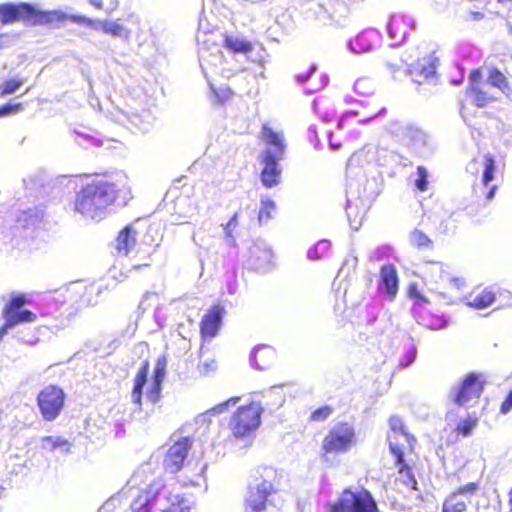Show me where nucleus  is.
<instances>
[{
  "instance_id": "obj_23",
  "label": "nucleus",
  "mask_w": 512,
  "mask_h": 512,
  "mask_svg": "<svg viewBox=\"0 0 512 512\" xmlns=\"http://www.w3.org/2000/svg\"><path fill=\"white\" fill-rule=\"evenodd\" d=\"M281 159L274 158V155L269 152L267 156L262 157L264 163V169L261 173V181L267 188L276 186L280 180L281 170L278 165V161Z\"/></svg>"
},
{
  "instance_id": "obj_21",
  "label": "nucleus",
  "mask_w": 512,
  "mask_h": 512,
  "mask_svg": "<svg viewBox=\"0 0 512 512\" xmlns=\"http://www.w3.org/2000/svg\"><path fill=\"white\" fill-rule=\"evenodd\" d=\"M380 33L376 29H367L360 32L354 39L349 40L347 46L355 54L371 51L374 44L379 42Z\"/></svg>"
},
{
  "instance_id": "obj_18",
  "label": "nucleus",
  "mask_w": 512,
  "mask_h": 512,
  "mask_svg": "<svg viewBox=\"0 0 512 512\" xmlns=\"http://www.w3.org/2000/svg\"><path fill=\"white\" fill-rule=\"evenodd\" d=\"M389 426L391 432L388 434L389 448L391 453L397 458L398 463L403 460V450L397 442V438L400 436L405 439L406 442L410 443V435L405 429L403 421L398 416H392L389 420Z\"/></svg>"
},
{
  "instance_id": "obj_13",
  "label": "nucleus",
  "mask_w": 512,
  "mask_h": 512,
  "mask_svg": "<svg viewBox=\"0 0 512 512\" xmlns=\"http://www.w3.org/2000/svg\"><path fill=\"white\" fill-rule=\"evenodd\" d=\"M156 120L155 111L152 109L135 110L131 112H120L116 121L129 129L135 128L141 132H147L151 129Z\"/></svg>"
},
{
  "instance_id": "obj_32",
  "label": "nucleus",
  "mask_w": 512,
  "mask_h": 512,
  "mask_svg": "<svg viewBox=\"0 0 512 512\" xmlns=\"http://www.w3.org/2000/svg\"><path fill=\"white\" fill-rule=\"evenodd\" d=\"M225 47L232 52L248 53L252 50V44L238 35H227Z\"/></svg>"
},
{
  "instance_id": "obj_5",
  "label": "nucleus",
  "mask_w": 512,
  "mask_h": 512,
  "mask_svg": "<svg viewBox=\"0 0 512 512\" xmlns=\"http://www.w3.org/2000/svg\"><path fill=\"white\" fill-rule=\"evenodd\" d=\"M328 512H379L370 491L363 487L345 488L338 499L329 504Z\"/></svg>"
},
{
  "instance_id": "obj_57",
  "label": "nucleus",
  "mask_w": 512,
  "mask_h": 512,
  "mask_svg": "<svg viewBox=\"0 0 512 512\" xmlns=\"http://www.w3.org/2000/svg\"><path fill=\"white\" fill-rule=\"evenodd\" d=\"M155 296H156V294H155V293L146 292V293L143 295L142 300H141V302H140V304H139V309H142V310L144 311V310H145V308H144V303H145L148 299H150V298H152V297H155Z\"/></svg>"
},
{
  "instance_id": "obj_38",
  "label": "nucleus",
  "mask_w": 512,
  "mask_h": 512,
  "mask_svg": "<svg viewBox=\"0 0 512 512\" xmlns=\"http://www.w3.org/2000/svg\"><path fill=\"white\" fill-rule=\"evenodd\" d=\"M484 171L482 175V182L484 185L489 184L494 179L495 161L491 154L484 156Z\"/></svg>"
},
{
  "instance_id": "obj_31",
  "label": "nucleus",
  "mask_w": 512,
  "mask_h": 512,
  "mask_svg": "<svg viewBox=\"0 0 512 512\" xmlns=\"http://www.w3.org/2000/svg\"><path fill=\"white\" fill-rule=\"evenodd\" d=\"M136 232L131 227L127 226L125 227L120 233L117 238V250L119 254H122L124 256L128 255L131 249L135 246L136 238H135Z\"/></svg>"
},
{
  "instance_id": "obj_9",
  "label": "nucleus",
  "mask_w": 512,
  "mask_h": 512,
  "mask_svg": "<svg viewBox=\"0 0 512 512\" xmlns=\"http://www.w3.org/2000/svg\"><path fill=\"white\" fill-rule=\"evenodd\" d=\"M487 383L484 374L467 373L457 388L454 402L459 406H467L471 402L477 401L483 394Z\"/></svg>"
},
{
  "instance_id": "obj_1",
  "label": "nucleus",
  "mask_w": 512,
  "mask_h": 512,
  "mask_svg": "<svg viewBox=\"0 0 512 512\" xmlns=\"http://www.w3.org/2000/svg\"><path fill=\"white\" fill-rule=\"evenodd\" d=\"M118 189L114 183L98 180L76 193L73 211L87 220L100 221L115 202Z\"/></svg>"
},
{
  "instance_id": "obj_27",
  "label": "nucleus",
  "mask_w": 512,
  "mask_h": 512,
  "mask_svg": "<svg viewBox=\"0 0 512 512\" xmlns=\"http://www.w3.org/2000/svg\"><path fill=\"white\" fill-rule=\"evenodd\" d=\"M275 357L276 353L272 347L260 345L251 352L250 364L258 370H264L273 363Z\"/></svg>"
},
{
  "instance_id": "obj_48",
  "label": "nucleus",
  "mask_w": 512,
  "mask_h": 512,
  "mask_svg": "<svg viewBox=\"0 0 512 512\" xmlns=\"http://www.w3.org/2000/svg\"><path fill=\"white\" fill-rule=\"evenodd\" d=\"M332 413V408L329 406H324L316 409L311 414V420L313 421H323L327 419Z\"/></svg>"
},
{
  "instance_id": "obj_28",
  "label": "nucleus",
  "mask_w": 512,
  "mask_h": 512,
  "mask_svg": "<svg viewBox=\"0 0 512 512\" xmlns=\"http://www.w3.org/2000/svg\"><path fill=\"white\" fill-rule=\"evenodd\" d=\"M166 365L167 361L165 357L157 359L154 369L153 383L150 390L147 392V398L152 403L157 402L160 397L161 384L165 378Z\"/></svg>"
},
{
  "instance_id": "obj_4",
  "label": "nucleus",
  "mask_w": 512,
  "mask_h": 512,
  "mask_svg": "<svg viewBox=\"0 0 512 512\" xmlns=\"http://www.w3.org/2000/svg\"><path fill=\"white\" fill-rule=\"evenodd\" d=\"M22 21L31 25H53L67 21L62 10H40L28 3H5L0 5V22L3 24Z\"/></svg>"
},
{
  "instance_id": "obj_49",
  "label": "nucleus",
  "mask_w": 512,
  "mask_h": 512,
  "mask_svg": "<svg viewBox=\"0 0 512 512\" xmlns=\"http://www.w3.org/2000/svg\"><path fill=\"white\" fill-rule=\"evenodd\" d=\"M5 319V324L0 328V341L3 339L5 335L8 334L9 330L14 328L16 325L21 324V322L14 320L13 316H3Z\"/></svg>"
},
{
  "instance_id": "obj_63",
  "label": "nucleus",
  "mask_w": 512,
  "mask_h": 512,
  "mask_svg": "<svg viewBox=\"0 0 512 512\" xmlns=\"http://www.w3.org/2000/svg\"><path fill=\"white\" fill-rule=\"evenodd\" d=\"M87 141L91 142L92 145H95V146H98L99 145V141L94 139L93 137H86L85 138Z\"/></svg>"
},
{
  "instance_id": "obj_25",
  "label": "nucleus",
  "mask_w": 512,
  "mask_h": 512,
  "mask_svg": "<svg viewBox=\"0 0 512 512\" xmlns=\"http://www.w3.org/2000/svg\"><path fill=\"white\" fill-rule=\"evenodd\" d=\"M67 291L72 296H78V303L80 306H91L96 304V300H94V295L99 293V288L94 284L85 285L82 282H76L70 284Z\"/></svg>"
},
{
  "instance_id": "obj_59",
  "label": "nucleus",
  "mask_w": 512,
  "mask_h": 512,
  "mask_svg": "<svg viewBox=\"0 0 512 512\" xmlns=\"http://www.w3.org/2000/svg\"><path fill=\"white\" fill-rule=\"evenodd\" d=\"M352 210H353V206H352L351 202L348 200L347 207H346V213H347V216H348V218L350 220L351 226H353L354 222H357L356 218L354 220H352V218H351L352 217V213H353Z\"/></svg>"
},
{
  "instance_id": "obj_39",
  "label": "nucleus",
  "mask_w": 512,
  "mask_h": 512,
  "mask_svg": "<svg viewBox=\"0 0 512 512\" xmlns=\"http://www.w3.org/2000/svg\"><path fill=\"white\" fill-rule=\"evenodd\" d=\"M22 85L23 81L16 78L4 81L0 84V97L15 93Z\"/></svg>"
},
{
  "instance_id": "obj_45",
  "label": "nucleus",
  "mask_w": 512,
  "mask_h": 512,
  "mask_svg": "<svg viewBox=\"0 0 512 512\" xmlns=\"http://www.w3.org/2000/svg\"><path fill=\"white\" fill-rule=\"evenodd\" d=\"M67 444L66 440L60 437L47 436L42 439V448L46 450H54L56 447Z\"/></svg>"
},
{
  "instance_id": "obj_58",
  "label": "nucleus",
  "mask_w": 512,
  "mask_h": 512,
  "mask_svg": "<svg viewBox=\"0 0 512 512\" xmlns=\"http://www.w3.org/2000/svg\"><path fill=\"white\" fill-rule=\"evenodd\" d=\"M451 282L457 290H461V288L465 286V281L461 278H454Z\"/></svg>"
},
{
  "instance_id": "obj_35",
  "label": "nucleus",
  "mask_w": 512,
  "mask_h": 512,
  "mask_svg": "<svg viewBox=\"0 0 512 512\" xmlns=\"http://www.w3.org/2000/svg\"><path fill=\"white\" fill-rule=\"evenodd\" d=\"M477 422H478V418L475 415L468 416L467 418H465L464 420L460 421L456 425V427L454 429V432L458 436L467 437V436H469L472 433L473 429L477 425Z\"/></svg>"
},
{
  "instance_id": "obj_11",
  "label": "nucleus",
  "mask_w": 512,
  "mask_h": 512,
  "mask_svg": "<svg viewBox=\"0 0 512 512\" xmlns=\"http://www.w3.org/2000/svg\"><path fill=\"white\" fill-rule=\"evenodd\" d=\"M64 400L65 394L61 388L49 385L42 389L37 397L42 417L46 421L55 420L64 406Z\"/></svg>"
},
{
  "instance_id": "obj_26",
  "label": "nucleus",
  "mask_w": 512,
  "mask_h": 512,
  "mask_svg": "<svg viewBox=\"0 0 512 512\" xmlns=\"http://www.w3.org/2000/svg\"><path fill=\"white\" fill-rule=\"evenodd\" d=\"M223 309L214 306L202 318L201 334L203 337H215L222 322Z\"/></svg>"
},
{
  "instance_id": "obj_46",
  "label": "nucleus",
  "mask_w": 512,
  "mask_h": 512,
  "mask_svg": "<svg viewBox=\"0 0 512 512\" xmlns=\"http://www.w3.org/2000/svg\"><path fill=\"white\" fill-rule=\"evenodd\" d=\"M410 241L417 247H427L430 244V240L423 232L415 230L410 235Z\"/></svg>"
},
{
  "instance_id": "obj_33",
  "label": "nucleus",
  "mask_w": 512,
  "mask_h": 512,
  "mask_svg": "<svg viewBox=\"0 0 512 512\" xmlns=\"http://www.w3.org/2000/svg\"><path fill=\"white\" fill-rule=\"evenodd\" d=\"M276 211V204L273 200L267 197L261 198V207L258 213V221L260 224L267 223L271 218L273 213Z\"/></svg>"
},
{
  "instance_id": "obj_14",
  "label": "nucleus",
  "mask_w": 512,
  "mask_h": 512,
  "mask_svg": "<svg viewBox=\"0 0 512 512\" xmlns=\"http://www.w3.org/2000/svg\"><path fill=\"white\" fill-rule=\"evenodd\" d=\"M192 442L189 437H181L168 449L164 459L166 471L176 473L180 471L187 458Z\"/></svg>"
},
{
  "instance_id": "obj_34",
  "label": "nucleus",
  "mask_w": 512,
  "mask_h": 512,
  "mask_svg": "<svg viewBox=\"0 0 512 512\" xmlns=\"http://www.w3.org/2000/svg\"><path fill=\"white\" fill-rule=\"evenodd\" d=\"M200 66L204 72V74H207V70L212 67H217L222 63V54L219 50H217L215 53H210L209 55H205V52L200 53Z\"/></svg>"
},
{
  "instance_id": "obj_37",
  "label": "nucleus",
  "mask_w": 512,
  "mask_h": 512,
  "mask_svg": "<svg viewBox=\"0 0 512 512\" xmlns=\"http://www.w3.org/2000/svg\"><path fill=\"white\" fill-rule=\"evenodd\" d=\"M330 249V242L326 239L320 240L316 245L310 248L307 252V256L311 260L320 259Z\"/></svg>"
},
{
  "instance_id": "obj_56",
  "label": "nucleus",
  "mask_w": 512,
  "mask_h": 512,
  "mask_svg": "<svg viewBox=\"0 0 512 512\" xmlns=\"http://www.w3.org/2000/svg\"><path fill=\"white\" fill-rule=\"evenodd\" d=\"M316 70V66L315 65H312L310 68H309V71L306 73V74H297L295 76L296 80L299 82V83H303L305 81H307L310 76L315 72Z\"/></svg>"
},
{
  "instance_id": "obj_30",
  "label": "nucleus",
  "mask_w": 512,
  "mask_h": 512,
  "mask_svg": "<svg viewBox=\"0 0 512 512\" xmlns=\"http://www.w3.org/2000/svg\"><path fill=\"white\" fill-rule=\"evenodd\" d=\"M149 371V363L145 361L140 369L138 370L135 380H134V387L131 393L132 401L135 405L138 407L141 406V399H142V391L143 387L147 382V376Z\"/></svg>"
},
{
  "instance_id": "obj_42",
  "label": "nucleus",
  "mask_w": 512,
  "mask_h": 512,
  "mask_svg": "<svg viewBox=\"0 0 512 512\" xmlns=\"http://www.w3.org/2000/svg\"><path fill=\"white\" fill-rule=\"evenodd\" d=\"M417 177L414 180L415 187L421 191L424 192L427 190L428 187V172L423 166H419L417 168Z\"/></svg>"
},
{
  "instance_id": "obj_36",
  "label": "nucleus",
  "mask_w": 512,
  "mask_h": 512,
  "mask_svg": "<svg viewBox=\"0 0 512 512\" xmlns=\"http://www.w3.org/2000/svg\"><path fill=\"white\" fill-rule=\"evenodd\" d=\"M396 465L399 468V474H400V477H401V480L403 481V483H405L407 486L411 487L412 489L416 490L417 489L416 488L417 481H416L414 475L412 474L410 468L405 463L404 459L402 460L401 463H398V460L396 459Z\"/></svg>"
},
{
  "instance_id": "obj_22",
  "label": "nucleus",
  "mask_w": 512,
  "mask_h": 512,
  "mask_svg": "<svg viewBox=\"0 0 512 512\" xmlns=\"http://www.w3.org/2000/svg\"><path fill=\"white\" fill-rule=\"evenodd\" d=\"M25 303L26 297L24 295L13 296L3 309V316H13L14 320L21 323L33 322L36 319V315L29 310L22 309Z\"/></svg>"
},
{
  "instance_id": "obj_60",
  "label": "nucleus",
  "mask_w": 512,
  "mask_h": 512,
  "mask_svg": "<svg viewBox=\"0 0 512 512\" xmlns=\"http://www.w3.org/2000/svg\"><path fill=\"white\" fill-rule=\"evenodd\" d=\"M308 132H309V136H310V138H311V139H312V137H314V138H315V140H316L317 142H319V141H318V136H317V130H316V127H315V126H313V125H312V126H310V127H309V129H308ZM317 145H318V143H315V147H317Z\"/></svg>"
},
{
  "instance_id": "obj_10",
  "label": "nucleus",
  "mask_w": 512,
  "mask_h": 512,
  "mask_svg": "<svg viewBox=\"0 0 512 512\" xmlns=\"http://www.w3.org/2000/svg\"><path fill=\"white\" fill-rule=\"evenodd\" d=\"M67 20L79 25H85L96 31H102L105 34L117 37L127 43H129L131 39V30L119 21L91 19L83 15H73L69 13H67Z\"/></svg>"
},
{
  "instance_id": "obj_52",
  "label": "nucleus",
  "mask_w": 512,
  "mask_h": 512,
  "mask_svg": "<svg viewBox=\"0 0 512 512\" xmlns=\"http://www.w3.org/2000/svg\"><path fill=\"white\" fill-rule=\"evenodd\" d=\"M512 410V389L508 392L503 402L500 405V413L503 415L508 414Z\"/></svg>"
},
{
  "instance_id": "obj_29",
  "label": "nucleus",
  "mask_w": 512,
  "mask_h": 512,
  "mask_svg": "<svg viewBox=\"0 0 512 512\" xmlns=\"http://www.w3.org/2000/svg\"><path fill=\"white\" fill-rule=\"evenodd\" d=\"M394 125L396 127L393 129V131L397 136L408 140L414 145L425 143L426 135L416 126L402 122H397Z\"/></svg>"
},
{
  "instance_id": "obj_19",
  "label": "nucleus",
  "mask_w": 512,
  "mask_h": 512,
  "mask_svg": "<svg viewBox=\"0 0 512 512\" xmlns=\"http://www.w3.org/2000/svg\"><path fill=\"white\" fill-rule=\"evenodd\" d=\"M459 299L468 307L482 310L495 302L496 294L493 290L488 288H475L467 294H460Z\"/></svg>"
},
{
  "instance_id": "obj_16",
  "label": "nucleus",
  "mask_w": 512,
  "mask_h": 512,
  "mask_svg": "<svg viewBox=\"0 0 512 512\" xmlns=\"http://www.w3.org/2000/svg\"><path fill=\"white\" fill-rule=\"evenodd\" d=\"M416 26L415 20L405 14H393L387 24L388 35L394 41L393 45H399L405 41L409 30Z\"/></svg>"
},
{
  "instance_id": "obj_62",
  "label": "nucleus",
  "mask_w": 512,
  "mask_h": 512,
  "mask_svg": "<svg viewBox=\"0 0 512 512\" xmlns=\"http://www.w3.org/2000/svg\"><path fill=\"white\" fill-rule=\"evenodd\" d=\"M89 3L95 6L96 8L102 7V0H89Z\"/></svg>"
},
{
  "instance_id": "obj_7",
  "label": "nucleus",
  "mask_w": 512,
  "mask_h": 512,
  "mask_svg": "<svg viewBox=\"0 0 512 512\" xmlns=\"http://www.w3.org/2000/svg\"><path fill=\"white\" fill-rule=\"evenodd\" d=\"M438 62V57L432 53L411 63L404 71L405 76L408 75L418 87H434L439 83Z\"/></svg>"
},
{
  "instance_id": "obj_12",
  "label": "nucleus",
  "mask_w": 512,
  "mask_h": 512,
  "mask_svg": "<svg viewBox=\"0 0 512 512\" xmlns=\"http://www.w3.org/2000/svg\"><path fill=\"white\" fill-rule=\"evenodd\" d=\"M273 485L265 479H256L248 487L245 499L246 512H264L268 498L273 493Z\"/></svg>"
},
{
  "instance_id": "obj_6",
  "label": "nucleus",
  "mask_w": 512,
  "mask_h": 512,
  "mask_svg": "<svg viewBox=\"0 0 512 512\" xmlns=\"http://www.w3.org/2000/svg\"><path fill=\"white\" fill-rule=\"evenodd\" d=\"M263 407L260 403L252 402L241 406L232 416L229 428L236 438H246L256 431L261 423Z\"/></svg>"
},
{
  "instance_id": "obj_15",
  "label": "nucleus",
  "mask_w": 512,
  "mask_h": 512,
  "mask_svg": "<svg viewBox=\"0 0 512 512\" xmlns=\"http://www.w3.org/2000/svg\"><path fill=\"white\" fill-rule=\"evenodd\" d=\"M273 252L270 247L261 240L255 241L248 251L247 263L257 271H266L273 265Z\"/></svg>"
},
{
  "instance_id": "obj_2",
  "label": "nucleus",
  "mask_w": 512,
  "mask_h": 512,
  "mask_svg": "<svg viewBox=\"0 0 512 512\" xmlns=\"http://www.w3.org/2000/svg\"><path fill=\"white\" fill-rule=\"evenodd\" d=\"M130 508L132 512H151L154 508L160 512H190L188 501L174 494L171 484L162 478L153 480L145 490L139 492Z\"/></svg>"
},
{
  "instance_id": "obj_17",
  "label": "nucleus",
  "mask_w": 512,
  "mask_h": 512,
  "mask_svg": "<svg viewBox=\"0 0 512 512\" xmlns=\"http://www.w3.org/2000/svg\"><path fill=\"white\" fill-rule=\"evenodd\" d=\"M261 137L263 141L269 146L262 153L265 157L270 152L274 158L283 159L286 151V143L283 132L274 131L268 124L262 126Z\"/></svg>"
},
{
  "instance_id": "obj_50",
  "label": "nucleus",
  "mask_w": 512,
  "mask_h": 512,
  "mask_svg": "<svg viewBox=\"0 0 512 512\" xmlns=\"http://www.w3.org/2000/svg\"><path fill=\"white\" fill-rule=\"evenodd\" d=\"M237 225H238V213L236 212L232 216V218L229 220V222L226 224V226L224 227V231H225L226 236L229 239V243H234V241H235L232 236V232L237 227Z\"/></svg>"
},
{
  "instance_id": "obj_53",
  "label": "nucleus",
  "mask_w": 512,
  "mask_h": 512,
  "mask_svg": "<svg viewBox=\"0 0 512 512\" xmlns=\"http://www.w3.org/2000/svg\"><path fill=\"white\" fill-rule=\"evenodd\" d=\"M386 67L389 70V72L392 74L394 79H400V75H405L404 71L401 67L396 63L387 62Z\"/></svg>"
},
{
  "instance_id": "obj_51",
  "label": "nucleus",
  "mask_w": 512,
  "mask_h": 512,
  "mask_svg": "<svg viewBox=\"0 0 512 512\" xmlns=\"http://www.w3.org/2000/svg\"><path fill=\"white\" fill-rule=\"evenodd\" d=\"M198 369L201 374L207 375L216 369V362L214 359L200 361L198 364Z\"/></svg>"
},
{
  "instance_id": "obj_61",
  "label": "nucleus",
  "mask_w": 512,
  "mask_h": 512,
  "mask_svg": "<svg viewBox=\"0 0 512 512\" xmlns=\"http://www.w3.org/2000/svg\"><path fill=\"white\" fill-rule=\"evenodd\" d=\"M328 138H329V145L332 149H338L340 147V144H335V142H332V132H329L328 133Z\"/></svg>"
},
{
  "instance_id": "obj_20",
  "label": "nucleus",
  "mask_w": 512,
  "mask_h": 512,
  "mask_svg": "<svg viewBox=\"0 0 512 512\" xmlns=\"http://www.w3.org/2000/svg\"><path fill=\"white\" fill-rule=\"evenodd\" d=\"M479 490L477 483H467L450 494V512H463Z\"/></svg>"
},
{
  "instance_id": "obj_44",
  "label": "nucleus",
  "mask_w": 512,
  "mask_h": 512,
  "mask_svg": "<svg viewBox=\"0 0 512 512\" xmlns=\"http://www.w3.org/2000/svg\"><path fill=\"white\" fill-rule=\"evenodd\" d=\"M354 89L360 95H368L372 93L373 85L371 80L367 78H361L355 82Z\"/></svg>"
},
{
  "instance_id": "obj_47",
  "label": "nucleus",
  "mask_w": 512,
  "mask_h": 512,
  "mask_svg": "<svg viewBox=\"0 0 512 512\" xmlns=\"http://www.w3.org/2000/svg\"><path fill=\"white\" fill-rule=\"evenodd\" d=\"M23 110V106L20 103H7L0 107V117L16 114Z\"/></svg>"
},
{
  "instance_id": "obj_24",
  "label": "nucleus",
  "mask_w": 512,
  "mask_h": 512,
  "mask_svg": "<svg viewBox=\"0 0 512 512\" xmlns=\"http://www.w3.org/2000/svg\"><path fill=\"white\" fill-rule=\"evenodd\" d=\"M398 274L394 265L386 264L380 269V289L385 292L390 299H393L398 291Z\"/></svg>"
},
{
  "instance_id": "obj_43",
  "label": "nucleus",
  "mask_w": 512,
  "mask_h": 512,
  "mask_svg": "<svg viewBox=\"0 0 512 512\" xmlns=\"http://www.w3.org/2000/svg\"><path fill=\"white\" fill-rule=\"evenodd\" d=\"M266 396L273 399L272 406L279 408L283 405L285 399L282 389L279 387H272L266 392Z\"/></svg>"
},
{
  "instance_id": "obj_3",
  "label": "nucleus",
  "mask_w": 512,
  "mask_h": 512,
  "mask_svg": "<svg viewBox=\"0 0 512 512\" xmlns=\"http://www.w3.org/2000/svg\"><path fill=\"white\" fill-rule=\"evenodd\" d=\"M493 88L507 95L511 92L507 77L499 69L492 68L486 81L482 80L481 68L470 72L468 94L475 106L484 108L498 101L499 96L493 92Z\"/></svg>"
},
{
  "instance_id": "obj_64",
  "label": "nucleus",
  "mask_w": 512,
  "mask_h": 512,
  "mask_svg": "<svg viewBox=\"0 0 512 512\" xmlns=\"http://www.w3.org/2000/svg\"><path fill=\"white\" fill-rule=\"evenodd\" d=\"M442 512H448V498L443 501Z\"/></svg>"
},
{
  "instance_id": "obj_41",
  "label": "nucleus",
  "mask_w": 512,
  "mask_h": 512,
  "mask_svg": "<svg viewBox=\"0 0 512 512\" xmlns=\"http://www.w3.org/2000/svg\"><path fill=\"white\" fill-rule=\"evenodd\" d=\"M239 400H240L239 397H231L230 399H228V400L214 406L210 410H208L207 414H212V415L223 414V413L227 412L230 407L236 406V404L239 402Z\"/></svg>"
},
{
  "instance_id": "obj_8",
  "label": "nucleus",
  "mask_w": 512,
  "mask_h": 512,
  "mask_svg": "<svg viewBox=\"0 0 512 512\" xmlns=\"http://www.w3.org/2000/svg\"><path fill=\"white\" fill-rule=\"evenodd\" d=\"M356 444L355 430L348 423L336 424L326 435L322 443L325 453H346Z\"/></svg>"
},
{
  "instance_id": "obj_55",
  "label": "nucleus",
  "mask_w": 512,
  "mask_h": 512,
  "mask_svg": "<svg viewBox=\"0 0 512 512\" xmlns=\"http://www.w3.org/2000/svg\"><path fill=\"white\" fill-rule=\"evenodd\" d=\"M416 354H417L416 349L413 348L410 352H408L406 354L405 362L404 363L402 362L400 365L403 367H408L409 365H411L416 359Z\"/></svg>"
},
{
  "instance_id": "obj_54",
  "label": "nucleus",
  "mask_w": 512,
  "mask_h": 512,
  "mask_svg": "<svg viewBox=\"0 0 512 512\" xmlns=\"http://www.w3.org/2000/svg\"><path fill=\"white\" fill-rule=\"evenodd\" d=\"M357 261V257L355 256H351L350 258L346 259L342 267L339 269V274L344 273L347 267L355 268L357 265Z\"/></svg>"
},
{
  "instance_id": "obj_40",
  "label": "nucleus",
  "mask_w": 512,
  "mask_h": 512,
  "mask_svg": "<svg viewBox=\"0 0 512 512\" xmlns=\"http://www.w3.org/2000/svg\"><path fill=\"white\" fill-rule=\"evenodd\" d=\"M392 253V248L388 245H382L375 248L369 255V260L372 262H380L388 259Z\"/></svg>"
}]
</instances>
